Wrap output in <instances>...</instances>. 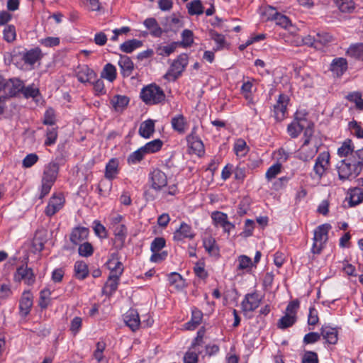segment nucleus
<instances>
[{"instance_id": "obj_1", "label": "nucleus", "mask_w": 363, "mask_h": 363, "mask_svg": "<svg viewBox=\"0 0 363 363\" xmlns=\"http://www.w3.org/2000/svg\"><path fill=\"white\" fill-rule=\"evenodd\" d=\"M338 177L341 180L351 179L357 177L362 169L351 156L340 161L337 164Z\"/></svg>"}, {"instance_id": "obj_2", "label": "nucleus", "mask_w": 363, "mask_h": 363, "mask_svg": "<svg viewBox=\"0 0 363 363\" xmlns=\"http://www.w3.org/2000/svg\"><path fill=\"white\" fill-rule=\"evenodd\" d=\"M140 98L147 105H156L165 101V94L159 86L151 84L142 89Z\"/></svg>"}, {"instance_id": "obj_3", "label": "nucleus", "mask_w": 363, "mask_h": 363, "mask_svg": "<svg viewBox=\"0 0 363 363\" xmlns=\"http://www.w3.org/2000/svg\"><path fill=\"white\" fill-rule=\"evenodd\" d=\"M189 64V56L186 53H182L174 59L164 75V79L168 82L176 81L184 72Z\"/></svg>"}, {"instance_id": "obj_4", "label": "nucleus", "mask_w": 363, "mask_h": 363, "mask_svg": "<svg viewBox=\"0 0 363 363\" xmlns=\"http://www.w3.org/2000/svg\"><path fill=\"white\" fill-rule=\"evenodd\" d=\"M59 166L55 162H50L45 166L42 177L40 199L48 195L54 184L58 174Z\"/></svg>"}, {"instance_id": "obj_5", "label": "nucleus", "mask_w": 363, "mask_h": 363, "mask_svg": "<svg viewBox=\"0 0 363 363\" xmlns=\"http://www.w3.org/2000/svg\"><path fill=\"white\" fill-rule=\"evenodd\" d=\"M304 45L321 50L334 41L333 36L327 32H319L315 35H307L302 38Z\"/></svg>"}, {"instance_id": "obj_6", "label": "nucleus", "mask_w": 363, "mask_h": 363, "mask_svg": "<svg viewBox=\"0 0 363 363\" xmlns=\"http://www.w3.org/2000/svg\"><path fill=\"white\" fill-rule=\"evenodd\" d=\"M329 224H323L318 226L314 230L313 243L311 252L313 254H320L325 247L328 239V232L330 229Z\"/></svg>"}, {"instance_id": "obj_7", "label": "nucleus", "mask_w": 363, "mask_h": 363, "mask_svg": "<svg viewBox=\"0 0 363 363\" xmlns=\"http://www.w3.org/2000/svg\"><path fill=\"white\" fill-rule=\"evenodd\" d=\"M13 280L16 282L23 281L24 284L31 286L35 281V276L31 268L27 265H22L17 268L14 275Z\"/></svg>"}, {"instance_id": "obj_8", "label": "nucleus", "mask_w": 363, "mask_h": 363, "mask_svg": "<svg viewBox=\"0 0 363 363\" xmlns=\"http://www.w3.org/2000/svg\"><path fill=\"white\" fill-rule=\"evenodd\" d=\"M318 151V144H308L303 142L302 145L296 152V157L300 160L308 162L312 160Z\"/></svg>"}, {"instance_id": "obj_9", "label": "nucleus", "mask_w": 363, "mask_h": 363, "mask_svg": "<svg viewBox=\"0 0 363 363\" xmlns=\"http://www.w3.org/2000/svg\"><path fill=\"white\" fill-rule=\"evenodd\" d=\"M213 225L216 227H220L223 232L230 235L231 230L235 228V225L230 223L228 219V216L220 211H215L211 214Z\"/></svg>"}, {"instance_id": "obj_10", "label": "nucleus", "mask_w": 363, "mask_h": 363, "mask_svg": "<svg viewBox=\"0 0 363 363\" xmlns=\"http://www.w3.org/2000/svg\"><path fill=\"white\" fill-rule=\"evenodd\" d=\"M305 113L296 112L295 120L288 125L287 130L289 135L292 138H297L301 130L306 127V118Z\"/></svg>"}, {"instance_id": "obj_11", "label": "nucleus", "mask_w": 363, "mask_h": 363, "mask_svg": "<svg viewBox=\"0 0 363 363\" xmlns=\"http://www.w3.org/2000/svg\"><path fill=\"white\" fill-rule=\"evenodd\" d=\"M330 164V154L328 152H320L315 160V164L313 166V171L315 174L321 178L325 173V171L328 168Z\"/></svg>"}, {"instance_id": "obj_12", "label": "nucleus", "mask_w": 363, "mask_h": 363, "mask_svg": "<svg viewBox=\"0 0 363 363\" xmlns=\"http://www.w3.org/2000/svg\"><path fill=\"white\" fill-rule=\"evenodd\" d=\"M33 296L30 291H24L19 301V314L26 317L30 312L33 303Z\"/></svg>"}, {"instance_id": "obj_13", "label": "nucleus", "mask_w": 363, "mask_h": 363, "mask_svg": "<svg viewBox=\"0 0 363 363\" xmlns=\"http://www.w3.org/2000/svg\"><path fill=\"white\" fill-rule=\"evenodd\" d=\"M151 187L155 191H160L167 184V175L161 170L154 169L150 174Z\"/></svg>"}, {"instance_id": "obj_14", "label": "nucleus", "mask_w": 363, "mask_h": 363, "mask_svg": "<svg viewBox=\"0 0 363 363\" xmlns=\"http://www.w3.org/2000/svg\"><path fill=\"white\" fill-rule=\"evenodd\" d=\"M289 97L285 94H280L274 105V116L277 121H282L285 118L286 106L289 102Z\"/></svg>"}, {"instance_id": "obj_15", "label": "nucleus", "mask_w": 363, "mask_h": 363, "mask_svg": "<svg viewBox=\"0 0 363 363\" xmlns=\"http://www.w3.org/2000/svg\"><path fill=\"white\" fill-rule=\"evenodd\" d=\"M196 233L193 230L191 226L184 222L180 224L178 229L174 233L173 239L175 241H183L184 239L191 240L194 238Z\"/></svg>"}, {"instance_id": "obj_16", "label": "nucleus", "mask_w": 363, "mask_h": 363, "mask_svg": "<svg viewBox=\"0 0 363 363\" xmlns=\"http://www.w3.org/2000/svg\"><path fill=\"white\" fill-rule=\"evenodd\" d=\"M64 203L65 198L62 195H53L49 200L45 213L48 216H53L63 207Z\"/></svg>"}, {"instance_id": "obj_17", "label": "nucleus", "mask_w": 363, "mask_h": 363, "mask_svg": "<svg viewBox=\"0 0 363 363\" xmlns=\"http://www.w3.org/2000/svg\"><path fill=\"white\" fill-rule=\"evenodd\" d=\"M347 61L344 57L334 58L330 65V70L333 76L340 77L347 70Z\"/></svg>"}, {"instance_id": "obj_18", "label": "nucleus", "mask_w": 363, "mask_h": 363, "mask_svg": "<svg viewBox=\"0 0 363 363\" xmlns=\"http://www.w3.org/2000/svg\"><path fill=\"white\" fill-rule=\"evenodd\" d=\"M110 269V275L115 277H120L123 272V264L119 261L117 253H112L106 262Z\"/></svg>"}, {"instance_id": "obj_19", "label": "nucleus", "mask_w": 363, "mask_h": 363, "mask_svg": "<svg viewBox=\"0 0 363 363\" xmlns=\"http://www.w3.org/2000/svg\"><path fill=\"white\" fill-rule=\"evenodd\" d=\"M23 88V82L18 79L6 80L3 92L6 96H14Z\"/></svg>"}, {"instance_id": "obj_20", "label": "nucleus", "mask_w": 363, "mask_h": 363, "mask_svg": "<svg viewBox=\"0 0 363 363\" xmlns=\"http://www.w3.org/2000/svg\"><path fill=\"white\" fill-rule=\"evenodd\" d=\"M261 298L257 293L247 294L242 302V307L245 311H253L259 305Z\"/></svg>"}, {"instance_id": "obj_21", "label": "nucleus", "mask_w": 363, "mask_h": 363, "mask_svg": "<svg viewBox=\"0 0 363 363\" xmlns=\"http://www.w3.org/2000/svg\"><path fill=\"white\" fill-rule=\"evenodd\" d=\"M124 322L133 331L139 328L140 320L138 311L135 309H130L124 315Z\"/></svg>"}, {"instance_id": "obj_22", "label": "nucleus", "mask_w": 363, "mask_h": 363, "mask_svg": "<svg viewBox=\"0 0 363 363\" xmlns=\"http://www.w3.org/2000/svg\"><path fill=\"white\" fill-rule=\"evenodd\" d=\"M76 74L78 80L82 83L89 82L96 77L94 71L87 65L79 66L76 70Z\"/></svg>"}, {"instance_id": "obj_23", "label": "nucleus", "mask_w": 363, "mask_h": 363, "mask_svg": "<svg viewBox=\"0 0 363 363\" xmlns=\"http://www.w3.org/2000/svg\"><path fill=\"white\" fill-rule=\"evenodd\" d=\"M325 340L326 342L335 345L338 340V332L336 328L329 325H323L320 328V337Z\"/></svg>"}, {"instance_id": "obj_24", "label": "nucleus", "mask_w": 363, "mask_h": 363, "mask_svg": "<svg viewBox=\"0 0 363 363\" xmlns=\"http://www.w3.org/2000/svg\"><path fill=\"white\" fill-rule=\"evenodd\" d=\"M172 128L180 134L184 133L189 126L188 122L182 114L174 116L171 120Z\"/></svg>"}, {"instance_id": "obj_25", "label": "nucleus", "mask_w": 363, "mask_h": 363, "mask_svg": "<svg viewBox=\"0 0 363 363\" xmlns=\"http://www.w3.org/2000/svg\"><path fill=\"white\" fill-rule=\"evenodd\" d=\"M89 235V229L84 227L74 228L70 234V241L74 245H79L85 240Z\"/></svg>"}, {"instance_id": "obj_26", "label": "nucleus", "mask_w": 363, "mask_h": 363, "mask_svg": "<svg viewBox=\"0 0 363 363\" xmlns=\"http://www.w3.org/2000/svg\"><path fill=\"white\" fill-rule=\"evenodd\" d=\"M155 133V121L147 119L140 123L138 133L144 138H150Z\"/></svg>"}, {"instance_id": "obj_27", "label": "nucleus", "mask_w": 363, "mask_h": 363, "mask_svg": "<svg viewBox=\"0 0 363 363\" xmlns=\"http://www.w3.org/2000/svg\"><path fill=\"white\" fill-rule=\"evenodd\" d=\"M118 65L121 67V73L124 77H129L134 69V65L131 59L126 55H121L118 61Z\"/></svg>"}, {"instance_id": "obj_28", "label": "nucleus", "mask_w": 363, "mask_h": 363, "mask_svg": "<svg viewBox=\"0 0 363 363\" xmlns=\"http://www.w3.org/2000/svg\"><path fill=\"white\" fill-rule=\"evenodd\" d=\"M118 172V161L113 158L106 165L105 178L108 180H113L116 178Z\"/></svg>"}, {"instance_id": "obj_29", "label": "nucleus", "mask_w": 363, "mask_h": 363, "mask_svg": "<svg viewBox=\"0 0 363 363\" xmlns=\"http://www.w3.org/2000/svg\"><path fill=\"white\" fill-rule=\"evenodd\" d=\"M254 80H247L244 82L241 86V94L243 95L245 99L247 101L249 104H254L252 92L255 90L253 85Z\"/></svg>"}, {"instance_id": "obj_30", "label": "nucleus", "mask_w": 363, "mask_h": 363, "mask_svg": "<svg viewBox=\"0 0 363 363\" xmlns=\"http://www.w3.org/2000/svg\"><path fill=\"white\" fill-rule=\"evenodd\" d=\"M145 26L150 30V34L154 37H160L163 33L157 21L154 18H149L144 21Z\"/></svg>"}, {"instance_id": "obj_31", "label": "nucleus", "mask_w": 363, "mask_h": 363, "mask_svg": "<svg viewBox=\"0 0 363 363\" xmlns=\"http://www.w3.org/2000/svg\"><path fill=\"white\" fill-rule=\"evenodd\" d=\"M202 318V312L197 308H194L192 310L191 318L185 323V328L190 330H194L201 323Z\"/></svg>"}, {"instance_id": "obj_32", "label": "nucleus", "mask_w": 363, "mask_h": 363, "mask_svg": "<svg viewBox=\"0 0 363 363\" xmlns=\"http://www.w3.org/2000/svg\"><path fill=\"white\" fill-rule=\"evenodd\" d=\"M276 24L280 27L289 30L290 33H295L296 28L294 26L290 19L285 15L279 13L274 19Z\"/></svg>"}, {"instance_id": "obj_33", "label": "nucleus", "mask_w": 363, "mask_h": 363, "mask_svg": "<svg viewBox=\"0 0 363 363\" xmlns=\"http://www.w3.org/2000/svg\"><path fill=\"white\" fill-rule=\"evenodd\" d=\"M77 279L83 280L89 275L88 265L84 261H77L74 266Z\"/></svg>"}, {"instance_id": "obj_34", "label": "nucleus", "mask_w": 363, "mask_h": 363, "mask_svg": "<svg viewBox=\"0 0 363 363\" xmlns=\"http://www.w3.org/2000/svg\"><path fill=\"white\" fill-rule=\"evenodd\" d=\"M348 194L350 206H356L363 201V189L359 187L350 189Z\"/></svg>"}, {"instance_id": "obj_35", "label": "nucleus", "mask_w": 363, "mask_h": 363, "mask_svg": "<svg viewBox=\"0 0 363 363\" xmlns=\"http://www.w3.org/2000/svg\"><path fill=\"white\" fill-rule=\"evenodd\" d=\"M182 40L177 41L179 47L187 48L191 47L194 43V33L191 30L184 29L181 35Z\"/></svg>"}, {"instance_id": "obj_36", "label": "nucleus", "mask_w": 363, "mask_h": 363, "mask_svg": "<svg viewBox=\"0 0 363 363\" xmlns=\"http://www.w3.org/2000/svg\"><path fill=\"white\" fill-rule=\"evenodd\" d=\"M178 47V43L176 42H172L164 45H160L156 48V53L160 56L167 57L174 52Z\"/></svg>"}, {"instance_id": "obj_37", "label": "nucleus", "mask_w": 363, "mask_h": 363, "mask_svg": "<svg viewBox=\"0 0 363 363\" xmlns=\"http://www.w3.org/2000/svg\"><path fill=\"white\" fill-rule=\"evenodd\" d=\"M41 57V51L38 48L32 49L26 52L23 55V60L26 64L34 65Z\"/></svg>"}, {"instance_id": "obj_38", "label": "nucleus", "mask_w": 363, "mask_h": 363, "mask_svg": "<svg viewBox=\"0 0 363 363\" xmlns=\"http://www.w3.org/2000/svg\"><path fill=\"white\" fill-rule=\"evenodd\" d=\"M129 99L125 96L116 95L111 99V104L116 111H122L128 106Z\"/></svg>"}, {"instance_id": "obj_39", "label": "nucleus", "mask_w": 363, "mask_h": 363, "mask_svg": "<svg viewBox=\"0 0 363 363\" xmlns=\"http://www.w3.org/2000/svg\"><path fill=\"white\" fill-rule=\"evenodd\" d=\"M346 53L351 57L363 61V43L350 45Z\"/></svg>"}, {"instance_id": "obj_40", "label": "nucleus", "mask_w": 363, "mask_h": 363, "mask_svg": "<svg viewBox=\"0 0 363 363\" xmlns=\"http://www.w3.org/2000/svg\"><path fill=\"white\" fill-rule=\"evenodd\" d=\"M143 45L141 40L137 39H132L127 40L122 43L120 46L121 51L130 53L137 48H140Z\"/></svg>"}, {"instance_id": "obj_41", "label": "nucleus", "mask_w": 363, "mask_h": 363, "mask_svg": "<svg viewBox=\"0 0 363 363\" xmlns=\"http://www.w3.org/2000/svg\"><path fill=\"white\" fill-rule=\"evenodd\" d=\"M354 146L351 140L347 139L344 141L342 145L337 149V155L340 157H349V155L353 154Z\"/></svg>"}, {"instance_id": "obj_42", "label": "nucleus", "mask_w": 363, "mask_h": 363, "mask_svg": "<svg viewBox=\"0 0 363 363\" xmlns=\"http://www.w3.org/2000/svg\"><path fill=\"white\" fill-rule=\"evenodd\" d=\"M314 125L312 122L306 120V127L303 128V142H308V144H317L313 138Z\"/></svg>"}, {"instance_id": "obj_43", "label": "nucleus", "mask_w": 363, "mask_h": 363, "mask_svg": "<svg viewBox=\"0 0 363 363\" xmlns=\"http://www.w3.org/2000/svg\"><path fill=\"white\" fill-rule=\"evenodd\" d=\"M101 77L111 82H113L116 78V67L111 63L106 64L101 73Z\"/></svg>"}, {"instance_id": "obj_44", "label": "nucleus", "mask_w": 363, "mask_h": 363, "mask_svg": "<svg viewBox=\"0 0 363 363\" xmlns=\"http://www.w3.org/2000/svg\"><path fill=\"white\" fill-rule=\"evenodd\" d=\"M187 140L194 153L199 155L203 152V144L201 140L192 135H189Z\"/></svg>"}, {"instance_id": "obj_45", "label": "nucleus", "mask_w": 363, "mask_h": 363, "mask_svg": "<svg viewBox=\"0 0 363 363\" xmlns=\"http://www.w3.org/2000/svg\"><path fill=\"white\" fill-rule=\"evenodd\" d=\"M203 247L205 250L211 255H218V247L216 245V240L212 238L209 237L207 238H205L203 240Z\"/></svg>"}, {"instance_id": "obj_46", "label": "nucleus", "mask_w": 363, "mask_h": 363, "mask_svg": "<svg viewBox=\"0 0 363 363\" xmlns=\"http://www.w3.org/2000/svg\"><path fill=\"white\" fill-rule=\"evenodd\" d=\"M113 228V233L116 239L120 242L121 246H123L128 234L127 228L123 225H118Z\"/></svg>"}, {"instance_id": "obj_47", "label": "nucleus", "mask_w": 363, "mask_h": 363, "mask_svg": "<svg viewBox=\"0 0 363 363\" xmlns=\"http://www.w3.org/2000/svg\"><path fill=\"white\" fill-rule=\"evenodd\" d=\"M188 13L191 15H200L203 13V6L200 0H193L186 5Z\"/></svg>"}, {"instance_id": "obj_48", "label": "nucleus", "mask_w": 363, "mask_h": 363, "mask_svg": "<svg viewBox=\"0 0 363 363\" xmlns=\"http://www.w3.org/2000/svg\"><path fill=\"white\" fill-rule=\"evenodd\" d=\"M162 145L163 143L161 140L156 139L146 143L142 147L147 155L150 153H155L159 151L162 148Z\"/></svg>"}, {"instance_id": "obj_49", "label": "nucleus", "mask_w": 363, "mask_h": 363, "mask_svg": "<svg viewBox=\"0 0 363 363\" xmlns=\"http://www.w3.org/2000/svg\"><path fill=\"white\" fill-rule=\"evenodd\" d=\"M261 15L265 21H274L279 12L271 6H263L261 7Z\"/></svg>"}, {"instance_id": "obj_50", "label": "nucleus", "mask_w": 363, "mask_h": 363, "mask_svg": "<svg viewBox=\"0 0 363 363\" xmlns=\"http://www.w3.org/2000/svg\"><path fill=\"white\" fill-rule=\"evenodd\" d=\"M296 77L303 82L304 87H311L313 85L312 75L306 72L303 69L299 71L296 70Z\"/></svg>"}, {"instance_id": "obj_51", "label": "nucleus", "mask_w": 363, "mask_h": 363, "mask_svg": "<svg viewBox=\"0 0 363 363\" xmlns=\"http://www.w3.org/2000/svg\"><path fill=\"white\" fill-rule=\"evenodd\" d=\"M21 91L25 98H32L36 101H38V97L40 96V91L39 89L35 87L33 84L29 85L28 86H23V88Z\"/></svg>"}, {"instance_id": "obj_52", "label": "nucleus", "mask_w": 363, "mask_h": 363, "mask_svg": "<svg viewBox=\"0 0 363 363\" xmlns=\"http://www.w3.org/2000/svg\"><path fill=\"white\" fill-rule=\"evenodd\" d=\"M334 1L342 12L350 13L354 9L353 0H334Z\"/></svg>"}, {"instance_id": "obj_53", "label": "nucleus", "mask_w": 363, "mask_h": 363, "mask_svg": "<svg viewBox=\"0 0 363 363\" xmlns=\"http://www.w3.org/2000/svg\"><path fill=\"white\" fill-rule=\"evenodd\" d=\"M234 151L237 156L244 157L248 152L246 142L242 139H238L234 145Z\"/></svg>"}, {"instance_id": "obj_54", "label": "nucleus", "mask_w": 363, "mask_h": 363, "mask_svg": "<svg viewBox=\"0 0 363 363\" xmlns=\"http://www.w3.org/2000/svg\"><path fill=\"white\" fill-rule=\"evenodd\" d=\"M3 37L8 43L15 40L16 37L15 26L13 25H6L3 30Z\"/></svg>"}, {"instance_id": "obj_55", "label": "nucleus", "mask_w": 363, "mask_h": 363, "mask_svg": "<svg viewBox=\"0 0 363 363\" xmlns=\"http://www.w3.org/2000/svg\"><path fill=\"white\" fill-rule=\"evenodd\" d=\"M296 322V318L292 316L291 315L285 314L283 317H281L278 323L277 326L281 329H286L289 327H291Z\"/></svg>"}, {"instance_id": "obj_56", "label": "nucleus", "mask_w": 363, "mask_h": 363, "mask_svg": "<svg viewBox=\"0 0 363 363\" xmlns=\"http://www.w3.org/2000/svg\"><path fill=\"white\" fill-rule=\"evenodd\" d=\"M347 99L355 104L356 107L360 110H363V99L362 94L359 91H354L347 96Z\"/></svg>"}, {"instance_id": "obj_57", "label": "nucleus", "mask_w": 363, "mask_h": 363, "mask_svg": "<svg viewBox=\"0 0 363 363\" xmlns=\"http://www.w3.org/2000/svg\"><path fill=\"white\" fill-rule=\"evenodd\" d=\"M51 291L49 289H45L40 293L39 306L41 308H46L50 302Z\"/></svg>"}, {"instance_id": "obj_58", "label": "nucleus", "mask_w": 363, "mask_h": 363, "mask_svg": "<svg viewBox=\"0 0 363 363\" xmlns=\"http://www.w3.org/2000/svg\"><path fill=\"white\" fill-rule=\"evenodd\" d=\"M281 170V164L280 163H276L268 168L265 177L269 182L274 179Z\"/></svg>"}, {"instance_id": "obj_59", "label": "nucleus", "mask_w": 363, "mask_h": 363, "mask_svg": "<svg viewBox=\"0 0 363 363\" xmlns=\"http://www.w3.org/2000/svg\"><path fill=\"white\" fill-rule=\"evenodd\" d=\"M168 281L171 285H174L177 288H182L184 284V280L182 277L177 272H172L169 274Z\"/></svg>"}, {"instance_id": "obj_60", "label": "nucleus", "mask_w": 363, "mask_h": 363, "mask_svg": "<svg viewBox=\"0 0 363 363\" xmlns=\"http://www.w3.org/2000/svg\"><path fill=\"white\" fill-rule=\"evenodd\" d=\"M57 138V128L54 127L48 128L46 131V140L45 145L50 146L55 143Z\"/></svg>"}, {"instance_id": "obj_61", "label": "nucleus", "mask_w": 363, "mask_h": 363, "mask_svg": "<svg viewBox=\"0 0 363 363\" xmlns=\"http://www.w3.org/2000/svg\"><path fill=\"white\" fill-rule=\"evenodd\" d=\"M348 128L351 134L355 135L358 138H363V129L360 124L356 121H350L348 124Z\"/></svg>"}, {"instance_id": "obj_62", "label": "nucleus", "mask_w": 363, "mask_h": 363, "mask_svg": "<svg viewBox=\"0 0 363 363\" xmlns=\"http://www.w3.org/2000/svg\"><path fill=\"white\" fill-rule=\"evenodd\" d=\"M145 155L146 153L141 147L129 155L128 162L131 164H136L140 162L144 158Z\"/></svg>"}, {"instance_id": "obj_63", "label": "nucleus", "mask_w": 363, "mask_h": 363, "mask_svg": "<svg viewBox=\"0 0 363 363\" xmlns=\"http://www.w3.org/2000/svg\"><path fill=\"white\" fill-rule=\"evenodd\" d=\"M111 181V180L108 179H102L100 181L98 186V190L101 195L106 196L109 194L112 187V183Z\"/></svg>"}, {"instance_id": "obj_64", "label": "nucleus", "mask_w": 363, "mask_h": 363, "mask_svg": "<svg viewBox=\"0 0 363 363\" xmlns=\"http://www.w3.org/2000/svg\"><path fill=\"white\" fill-rule=\"evenodd\" d=\"M301 363H319L317 353L312 351L305 352L302 356Z\"/></svg>"}]
</instances>
